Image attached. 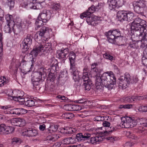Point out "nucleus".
I'll return each instance as SVG.
<instances>
[{"label":"nucleus","instance_id":"1","mask_svg":"<svg viewBox=\"0 0 147 147\" xmlns=\"http://www.w3.org/2000/svg\"><path fill=\"white\" fill-rule=\"evenodd\" d=\"M50 29L47 27L43 26L40 29L39 31L37 32L35 36L36 39L40 40L42 39L43 41L40 42L38 45L40 47L41 52L44 55L45 52L47 51L51 47V44L50 42H47L49 37V32Z\"/></svg>","mask_w":147,"mask_h":147},{"label":"nucleus","instance_id":"2","mask_svg":"<svg viewBox=\"0 0 147 147\" xmlns=\"http://www.w3.org/2000/svg\"><path fill=\"white\" fill-rule=\"evenodd\" d=\"M103 86L108 90L114 88L116 78L113 73L111 71H107L102 74L101 76Z\"/></svg>","mask_w":147,"mask_h":147},{"label":"nucleus","instance_id":"3","mask_svg":"<svg viewBox=\"0 0 147 147\" xmlns=\"http://www.w3.org/2000/svg\"><path fill=\"white\" fill-rule=\"evenodd\" d=\"M70 63V70L72 74L73 79L75 82L78 81L80 79L79 72L77 70L76 63V55L73 52H71L69 55H67Z\"/></svg>","mask_w":147,"mask_h":147},{"label":"nucleus","instance_id":"4","mask_svg":"<svg viewBox=\"0 0 147 147\" xmlns=\"http://www.w3.org/2000/svg\"><path fill=\"white\" fill-rule=\"evenodd\" d=\"M91 137V134L88 133L77 134L76 138L69 137L66 138L63 140L61 143L64 144H72L76 143L77 141H82L88 140Z\"/></svg>","mask_w":147,"mask_h":147},{"label":"nucleus","instance_id":"5","mask_svg":"<svg viewBox=\"0 0 147 147\" xmlns=\"http://www.w3.org/2000/svg\"><path fill=\"white\" fill-rule=\"evenodd\" d=\"M84 72L82 77V79L85 82L82 86L85 88V90H89L91 87L92 86V82L89 78L90 73L88 72L89 70L87 68H85L83 69Z\"/></svg>","mask_w":147,"mask_h":147},{"label":"nucleus","instance_id":"6","mask_svg":"<svg viewBox=\"0 0 147 147\" xmlns=\"http://www.w3.org/2000/svg\"><path fill=\"white\" fill-rule=\"evenodd\" d=\"M121 120L122 121L120 124V126L122 128H132L137 124L136 121L134 120V118L123 117L122 118Z\"/></svg>","mask_w":147,"mask_h":147},{"label":"nucleus","instance_id":"7","mask_svg":"<svg viewBox=\"0 0 147 147\" xmlns=\"http://www.w3.org/2000/svg\"><path fill=\"white\" fill-rule=\"evenodd\" d=\"M143 0H139L137 1L134 7V11L137 13L143 15L147 13V7Z\"/></svg>","mask_w":147,"mask_h":147},{"label":"nucleus","instance_id":"8","mask_svg":"<svg viewBox=\"0 0 147 147\" xmlns=\"http://www.w3.org/2000/svg\"><path fill=\"white\" fill-rule=\"evenodd\" d=\"M105 35L107 37L109 42L112 44L115 43L116 39L120 36V32L117 30H109L105 32Z\"/></svg>","mask_w":147,"mask_h":147},{"label":"nucleus","instance_id":"9","mask_svg":"<svg viewBox=\"0 0 147 147\" xmlns=\"http://www.w3.org/2000/svg\"><path fill=\"white\" fill-rule=\"evenodd\" d=\"M130 76L128 73H125L124 77L119 79V88L124 89L126 88L130 83Z\"/></svg>","mask_w":147,"mask_h":147},{"label":"nucleus","instance_id":"10","mask_svg":"<svg viewBox=\"0 0 147 147\" xmlns=\"http://www.w3.org/2000/svg\"><path fill=\"white\" fill-rule=\"evenodd\" d=\"M5 19L7 22V25L4 27V31L7 33H11V27L14 26V22L12 20V16L8 14L6 16Z\"/></svg>","mask_w":147,"mask_h":147},{"label":"nucleus","instance_id":"11","mask_svg":"<svg viewBox=\"0 0 147 147\" xmlns=\"http://www.w3.org/2000/svg\"><path fill=\"white\" fill-rule=\"evenodd\" d=\"M146 26H144V24H131V29L132 30H135L136 31H139V33L136 34L137 36L139 37H142L143 36L144 33V27Z\"/></svg>","mask_w":147,"mask_h":147},{"label":"nucleus","instance_id":"12","mask_svg":"<svg viewBox=\"0 0 147 147\" xmlns=\"http://www.w3.org/2000/svg\"><path fill=\"white\" fill-rule=\"evenodd\" d=\"M69 50L68 48L64 49L63 48L61 50L57 51V54L59 58L62 59V62L64 63L65 61L68 57V54Z\"/></svg>","mask_w":147,"mask_h":147},{"label":"nucleus","instance_id":"13","mask_svg":"<svg viewBox=\"0 0 147 147\" xmlns=\"http://www.w3.org/2000/svg\"><path fill=\"white\" fill-rule=\"evenodd\" d=\"M98 1H95L93 3V4L91 6L89 7L88 10L85 12L81 14L80 16V17L81 19H83L84 18H86L88 16H89L92 13L95 11H97L95 4L96 3H97Z\"/></svg>","mask_w":147,"mask_h":147},{"label":"nucleus","instance_id":"14","mask_svg":"<svg viewBox=\"0 0 147 147\" xmlns=\"http://www.w3.org/2000/svg\"><path fill=\"white\" fill-rule=\"evenodd\" d=\"M51 13L49 10H45L40 13L38 18H40L44 23H46L51 18Z\"/></svg>","mask_w":147,"mask_h":147},{"label":"nucleus","instance_id":"15","mask_svg":"<svg viewBox=\"0 0 147 147\" xmlns=\"http://www.w3.org/2000/svg\"><path fill=\"white\" fill-rule=\"evenodd\" d=\"M14 130L13 128L6 126L4 124L0 125V134H8L12 133Z\"/></svg>","mask_w":147,"mask_h":147},{"label":"nucleus","instance_id":"16","mask_svg":"<svg viewBox=\"0 0 147 147\" xmlns=\"http://www.w3.org/2000/svg\"><path fill=\"white\" fill-rule=\"evenodd\" d=\"M13 99L15 101H18L19 100L22 99V97L24 95V92L18 90H15L12 91Z\"/></svg>","mask_w":147,"mask_h":147},{"label":"nucleus","instance_id":"17","mask_svg":"<svg viewBox=\"0 0 147 147\" xmlns=\"http://www.w3.org/2000/svg\"><path fill=\"white\" fill-rule=\"evenodd\" d=\"M23 135L27 136L34 137L36 136L38 134L37 131L32 128H28L22 132Z\"/></svg>","mask_w":147,"mask_h":147},{"label":"nucleus","instance_id":"18","mask_svg":"<svg viewBox=\"0 0 147 147\" xmlns=\"http://www.w3.org/2000/svg\"><path fill=\"white\" fill-rule=\"evenodd\" d=\"M32 40L31 38V35L28 34L22 43L23 48L26 49H29L32 43Z\"/></svg>","mask_w":147,"mask_h":147},{"label":"nucleus","instance_id":"19","mask_svg":"<svg viewBox=\"0 0 147 147\" xmlns=\"http://www.w3.org/2000/svg\"><path fill=\"white\" fill-rule=\"evenodd\" d=\"M27 112V110L22 108L14 109L11 110L10 113L12 114H15L18 116L26 113Z\"/></svg>","mask_w":147,"mask_h":147},{"label":"nucleus","instance_id":"20","mask_svg":"<svg viewBox=\"0 0 147 147\" xmlns=\"http://www.w3.org/2000/svg\"><path fill=\"white\" fill-rule=\"evenodd\" d=\"M41 50L39 45H37L36 47L33 49L30 52V54L32 57H36L39 54L40 56L44 55L43 53L41 52Z\"/></svg>","mask_w":147,"mask_h":147},{"label":"nucleus","instance_id":"21","mask_svg":"<svg viewBox=\"0 0 147 147\" xmlns=\"http://www.w3.org/2000/svg\"><path fill=\"white\" fill-rule=\"evenodd\" d=\"M104 137L102 135L101 136V134L96 136L95 137H92L90 139V143L92 144H99V142L103 140Z\"/></svg>","mask_w":147,"mask_h":147},{"label":"nucleus","instance_id":"22","mask_svg":"<svg viewBox=\"0 0 147 147\" xmlns=\"http://www.w3.org/2000/svg\"><path fill=\"white\" fill-rule=\"evenodd\" d=\"M24 120L20 118H13L11 120V123L12 125L14 126L20 127L23 126Z\"/></svg>","mask_w":147,"mask_h":147},{"label":"nucleus","instance_id":"23","mask_svg":"<svg viewBox=\"0 0 147 147\" xmlns=\"http://www.w3.org/2000/svg\"><path fill=\"white\" fill-rule=\"evenodd\" d=\"M117 16L120 21H127L126 11L124 10L119 11L117 13Z\"/></svg>","mask_w":147,"mask_h":147},{"label":"nucleus","instance_id":"24","mask_svg":"<svg viewBox=\"0 0 147 147\" xmlns=\"http://www.w3.org/2000/svg\"><path fill=\"white\" fill-rule=\"evenodd\" d=\"M95 81V85L96 89L102 90L103 88V85L102 77L97 76Z\"/></svg>","mask_w":147,"mask_h":147},{"label":"nucleus","instance_id":"25","mask_svg":"<svg viewBox=\"0 0 147 147\" xmlns=\"http://www.w3.org/2000/svg\"><path fill=\"white\" fill-rule=\"evenodd\" d=\"M61 136L58 134H55L51 136H49L46 138V140L49 143H50L51 141L53 142L57 140L60 138Z\"/></svg>","mask_w":147,"mask_h":147},{"label":"nucleus","instance_id":"26","mask_svg":"<svg viewBox=\"0 0 147 147\" xmlns=\"http://www.w3.org/2000/svg\"><path fill=\"white\" fill-rule=\"evenodd\" d=\"M95 17H90L89 16L87 18L86 21L89 25H90L93 26H95L97 24V21L95 20Z\"/></svg>","mask_w":147,"mask_h":147},{"label":"nucleus","instance_id":"27","mask_svg":"<svg viewBox=\"0 0 147 147\" xmlns=\"http://www.w3.org/2000/svg\"><path fill=\"white\" fill-rule=\"evenodd\" d=\"M42 74L40 71L37 72L35 73V76L32 79V81H40L42 78Z\"/></svg>","mask_w":147,"mask_h":147},{"label":"nucleus","instance_id":"28","mask_svg":"<svg viewBox=\"0 0 147 147\" xmlns=\"http://www.w3.org/2000/svg\"><path fill=\"white\" fill-rule=\"evenodd\" d=\"M131 24H144V26H146V22L139 18H137L135 19Z\"/></svg>","mask_w":147,"mask_h":147},{"label":"nucleus","instance_id":"29","mask_svg":"<svg viewBox=\"0 0 147 147\" xmlns=\"http://www.w3.org/2000/svg\"><path fill=\"white\" fill-rule=\"evenodd\" d=\"M30 2L28 3L26 6V7L29 9H35V2L36 0H30Z\"/></svg>","mask_w":147,"mask_h":147},{"label":"nucleus","instance_id":"30","mask_svg":"<svg viewBox=\"0 0 147 147\" xmlns=\"http://www.w3.org/2000/svg\"><path fill=\"white\" fill-rule=\"evenodd\" d=\"M58 128V126L57 125H52L47 129V131L49 133H52L55 132Z\"/></svg>","mask_w":147,"mask_h":147},{"label":"nucleus","instance_id":"31","mask_svg":"<svg viewBox=\"0 0 147 147\" xmlns=\"http://www.w3.org/2000/svg\"><path fill=\"white\" fill-rule=\"evenodd\" d=\"M45 3L44 1H39L37 3L35 2V9H40L42 8L44 6Z\"/></svg>","mask_w":147,"mask_h":147},{"label":"nucleus","instance_id":"32","mask_svg":"<svg viewBox=\"0 0 147 147\" xmlns=\"http://www.w3.org/2000/svg\"><path fill=\"white\" fill-rule=\"evenodd\" d=\"M28 57V55H25L23 57V58L22 61H21V63H20V65L21 66H22L23 68H26V66L27 64V62L28 61L27 60V57Z\"/></svg>","mask_w":147,"mask_h":147},{"label":"nucleus","instance_id":"33","mask_svg":"<svg viewBox=\"0 0 147 147\" xmlns=\"http://www.w3.org/2000/svg\"><path fill=\"white\" fill-rule=\"evenodd\" d=\"M50 66L51 67V71L52 70L54 71H57V68H58V63L57 61H53L50 64Z\"/></svg>","mask_w":147,"mask_h":147},{"label":"nucleus","instance_id":"34","mask_svg":"<svg viewBox=\"0 0 147 147\" xmlns=\"http://www.w3.org/2000/svg\"><path fill=\"white\" fill-rule=\"evenodd\" d=\"M44 22L42 20L37 19L36 20L35 22V29L37 30L39 28L44 25L43 23Z\"/></svg>","mask_w":147,"mask_h":147},{"label":"nucleus","instance_id":"35","mask_svg":"<svg viewBox=\"0 0 147 147\" xmlns=\"http://www.w3.org/2000/svg\"><path fill=\"white\" fill-rule=\"evenodd\" d=\"M3 33L1 30H0V57L2 55L3 47L2 40L3 39Z\"/></svg>","mask_w":147,"mask_h":147},{"label":"nucleus","instance_id":"36","mask_svg":"<svg viewBox=\"0 0 147 147\" xmlns=\"http://www.w3.org/2000/svg\"><path fill=\"white\" fill-rule=\"evenodd\" d=\"M32 81L33 85V89L38 91L41 88L39 85V81Z\"/></svg>","mask_w":147,"mask_h":147},{"label":"nucleus","instance_id":"37","mask_svg":"<svg viewBox=\"0 0 147 147\" xmlns=\"http://www.w3.org/2000/svg\"><path fill=\"white\" fill-rule=\"evenodd\" d=\"M127 21H130L133 19L134 16L133 13L130 11H126Z\"/></svg>","mask_w":147,"mask_h":147},{"label":"nucleus","instance_id":"38","mask_svg":"<svg viewBox=\"0 0 147 147\" xmlns=\"http://www.w3.org/2000/svg\"><path fill=\"white\" fill-rule=\"evenodd\" d=\"M24 104L28 107H32L34 105V101L32 100L28 99L26 101H24Z\"/></svg>","mask_w":147,"mask_h":147},{"label":"nucleus","instance_id":"39","mask_svg":"<svg viewBox=\"0 0 147 147\" xmlns=\"http://www.w3.org/2000/svg\"><path fill=\"white\" fill-rule=\"evenodd\" d=\"M96 5V7L97 11H98L99 9H101L102 11H103V7L105 5L104 3H96L95 4Z\"/></svg>","mask_w":147,"mask_h":147},{"label":"nucleus","instance_id":"40","mask_svg":"<svg viewBox=\"0 0 147 147\" xmlns=\"http://www.w3.org/2000/svg\"><path fill=\"white\" fill-rule=\"evenodd\" d=\"M63 117L66 119H70L74 117V115L73 114L70 112H65L63 113Z\"/></svg>","mask_w":147,"mask_h":147},{"label":"nucleus","instance_id":"41","mask_svg":"<svg viewBox=\"0 0 147 147\" xmlns=\"http://www.w3.org/2000/svg\"><path fill=\"white\" fill-rule=\"evenodd\" d=\"M61 7L59 3H54L52 5V9L53 11H57L60 9Z\"/></svg>","mask_w":147,"mask_h":147},{"label":"nucleus","instance_id":"42","mask_svg":"<svg viewBox=\"0 0 147 147\" xmlns=\"http://www.w3.org/2000/svg\"><path fill=\"white\" fill-rule=\"evenodd\" d=\"M124 100L125 102H132L135 101L134 96H128L125 97Z\"/></svg>","mask_w":147,"mask_h":147},{"label":"nucleus","instance_id":"43","mask_svg":"<svg viewBox=\"0 0 147 147\" xmlns=\"http://www.w3.org/2000/svg\"><path fill=\"white\" fill-rule=\"evenodd\" d=\"M103 56L104 58L106 59H109L111 61H112L114 59V57L113 56L108 54L107 53H106L104 54H103Z\"/></svg>","mask_w":147,"mask_h":147},{"label":"nucleus","instance_id":"44","mask_svg":"<svg viewBox=\"0 0 147 147\" xmlns=\"http://www.w3.org/2000/svg\"><path fill=\"white\" fill-rule=\"evenodd\" d=\"M138 110L141 112H147V105H142L140 106L138 109Z\"/></svg>","mask_w":147,"mask_h":147},{"label":"nucleus","instance_id":"45","mask_svg":"<svg viewBox=\"0 0 147 147\" xmlns=\"http://www.w3.org/2000/svg\"><path fill=\"white\" fill-rule=\"evenodd\" d=\"M102 70L99 69L98 67H97L94 69H92L91 71L95 73V74L96 75V76H98L100 74Z\"/></svg>","mask_w":147,"mask_h":147},{"label":"nucleus","instance_id":"46","mask_svg":"<svg viewBox=\"0 0 147 147\" xmlns=\"http://www.w3.org/2000/svg\"><path fill=\"white\" fill-rule=\"evenodd\" d=\"M141 41L144 44H146L147 42V33L146 34H144L143 36L141 38ZM146 47L147 48V44Z\"/></svg>","mask_w":147,"mask_h":147},{"label":"nucleus","instance_id":"47","mask_svg":"<svg viewBox=\"0 0 147 147\" xmlns=\"http://www.w3.org/2000/svg\"><path fill=\"white\" fill-rule=\"evenodd\" d=\"M117 7L122 6L125 3V0H116Z\"/></svg>","mask_w":147,"mask_h":147},{"label":"nucleus","instance_id":"48","mask_svg":"<svg viewBox=\"0 0 147 147\" xmlns=\"http://www.w3.org/2000/svg\"><path fill=\"white\" fill-rule=\"evenodd\" d=\"M66 129L68 130L67 132H68V134H72L74 132H75L76 131L75 129L69 127H66Z\"/></svg>","mask_w":147,"mask_h":147},{"label":"nucleus","instance_id":"49","mask_svg":"<svg viewBox=\"0 0 147 147\" xmlns=\"http://www.w3.org/2000/svg\"><path fill=\"white\" fill-rule=\"evenodd\" d=\"M108 4L113 5L114 7H117L116 0H108Z\"/></svg>","mask_w":147,"mask_h":147},{"label":"nucleus","instance_id":"50","mask_svg":"<svg viewBox=\"0 0 147 147\" xmlns=\"http://www.w3.org/2000/svg\"><path fill=\"white\" fill-rule=\"evenodd\" d=\"M104 119V117L99 115L94 118V120L97 121H102Z\"/></svg>","mask_w":147,"mask_h":147},{"label":"nucleus","instance_id":"51","mask_svg":"<svg viewBox=\"0 0 147 147\" xmlns=\"http://www.w3.org/2000/svg\"><path fill=\"white\" fill-rule=\"evenodd\" d=\"M73 111H79L82 109L81 107L78 105H73Z\"/></svg>","mask_w":147,"mask_h":147},{"label":"nucleus","instance_id":"52","mask_svg":"<svg viewBox=\"0 0 147 147\" xmlns=\"http://www.w3.org/2000/svg\"><path fill=\"white\" fill-rule=\"evenodd\" d=\"M55 78V75L53 73L49 74L48 77V80H50L51 81H53Z\"/></svg>","mask_w":147,"mask_h":147},{"label":"nucleus","instance_id":"53","mask_svg":"<svg viewBox=\"0 0 147 147\" xmlns=\"http://www.w3.org/2000/svg\"><path fill=\"white\" fill-rule=\"evenodd\" d=\"M6 79L5 77H3V79H0V86H2L6 83Z\"/></svg>","mask_w":147,"mask_h":147},{"label":"nucleus","instance_id":"54","mask_svg":"<svg viewBox=\"0 0 147 147\" xmlns=\"http://www.w3.org/2000/svg\"><path fill=\"white\" fill-rule=\"evenodd\" d=\"M138 80V78L136 76H134L131 79H130V83L132 84L136 83Z\"/></svg>","mask_w":147,"mask_h":147},{"label":"nucleus","instance_id":"55","mask_svg":"<svg viewBox=\"0 0 147 147\" xmlns=\"http://www.w3.org/2000/svg\"><path fill=\"white\" fill-rule=\"evenodd\" d=\"M8 5L9 7H10V9L13 8L14 5V1L13 0H10V1H8Z\"/></svg>","mask_w":147,"mask_h":147},{"label":"nucleus","instance_id":"56","mask_svg":"<svg viewBox=\"0 0 147 147\" xmlns=\"http://www.w3.org/2000/svg\"><path fill=\"white\" fill-rule=\"evenodd\" d=\"M118 138L115 136L109 137L107 138V140H110L111 142H113L114 141L117 140Z\"/></svg>","mask_w":147,"mask_h":147},{"label":"nucleus","instance_id":"57","mask_svg":"<svg viewBox=\"0 0 147 147\" xmlns=\"http://www.w3.org/2000/svg\"><path fill=\"white\" fill-rule=\"evenodd\" d=\"M73 105L71 104L67 105L65 106V107L66 108L67 110L68 111H73L72 107Z\"/></svg>","mask_w":147,"mask_h":147},{"label":"nucleus","instance_id":"58","mask_svg":"<svg viewBox=\"0 0 147 147\" xmlns=\"http://www.w3.org/2000/svg\"><path fill=\"white\" fill-rule=\"evenodd\" d=\"M102 124L104 127H109L110 125V123L108 121H105L102 122Z\"/></svg>","mask_w":147,"mask_h":147},{"label":"nucleus","instance_id":"59","mask_svg":"<svg viewBox=\"0 0 147 147\" xmlns=\"http://www.w3.org/2000/svg\"><path fill=\"white\" fill-rule=\"evenodd\" d=\"M130 105H121L120 106L119 108L120 109H122L123 108L125 109H129L130 108Z\"/></svg>","mask_w":147,"mask_h":147},{"label":"nucleus","instance_id":"60","mask_svg":"<svg viewBox=\"0 0 147 147\" xmlns=\"http://www.w3.org/2000/svg\"><path fill=\"white\" fill-rule=\"evenodd\" d=\"M142 62L143 65L147 67V58L143 57L142 59Z\"/></svg>","mask_w":147,"mask_h":147},{"label":"nucleus","instance_id":"61","mask_svg":"<svg viewBox=\"0 0 147 147\" xmlns=\"http://www.w3.org/2000/svg\"><path fill=\"white\" fill-rule=\"evenodd\" d=\"M129 136L130 138L132 139L137 140L138 138V137L137 136L132 133H130Z\"/></svg>","mask_w":147,"mask_h":147},{"label":"nucleus","instance_id":"62","mask_svg":"<svg viewBox=\"0 0 147 147\" xmlns=\"http://www.w3.org/2000/svg\"><path fill=\"white\" fill-rule=\"evenodd\" d=\"M35 61H36L35 59L33 58V57L32 58V59L31 60L32 63V64L31 65H27V67H28V66H29V67H30V69H31L32 67H33V66L34 65V63Z\"/></svg>","mask_w":147,"mask_h":147},{"label":"nucleus","instance_id":"63","mask_svg":"<svg viewBox=\"0 0 147 147\" xmlns=\"http://www.w3.org/2000/svg\"><path fill=\"white\" fill-rule=\"evenodd\" d=\"M39 128L40 130L43 131L46 128V125L44 124L40 125Z\"/></svg>","mask_w":147,"mask_h":147},{"label":"nucleus","instance_id":"64","mask_svg":"<svg viewBox=\"0 0 147 147\" xmlns=\"http://www.w3.org/2000/svg\"><path fill=\"white\" fill-rule=\"evenodd\" d=\"M132 144L131 142H128L126 143L124 145V147H131Z\"/></svg>","mask_w":147,"mask_h":147}]
</instances>
